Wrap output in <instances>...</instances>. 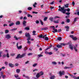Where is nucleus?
<instances>
[{"instance_id":"1","label":"nucleus","mask_w":79,"mask_h":79,"mask_svg":"<svg viewBox=\"0 0 79 79\" xmlns=\"http://www.w3.org/2000/svg\"><path fill=\"white\" fill-rule=\"evenodd\" d=\"M69 43H68L67 44H64V43H61V45L57 44L56 46L57 48H62V47L61 45H63V46H65V45H69Z\"/></svg>"},{"instance_id":"2","label":"nucleus","mask_w":79,"mask_h":79,"mask_svg":"<svg viewBox=\"0 0 79 79\" xmlns=\"http://www.w3.org/2000/svg\"><path fill=\"white\" fill-rule=\"evenodd\" d=\"M26 56V54L24 53L22 55H21L20 54H19L16 57V59H19V58H23L24 57V56Z\"/></svg>"},{"instance_id":"3","label":"nucleus","mask_w":79,"mask_h":79,"mask_svg":"<svg viewBox=\"0 0 79 79\" xmlns=\"http://www.w3.org/2000/svg\"><path fill=\"white\" fill-rule=\"evenodd\" d=\"M65 74V72H64V71H62V72L60 71L59 72V74H60V77H61L63 75H64Z\"/></svg>"},{"instance_id":"4","label":"nucleus","mask_w":79,"mask_h":79,"mask_svg":"<svg viewBox=\"0 0 79 79\" xmlns=\"http://www.w3.org/2000/svg\"><path fill=\"white\" fill-rule=\"evenodd\" d=\"M69 75H70L72 77L74 78V79H79V76L77 77H76V76H73V75H71L70 74H69Z\"/></svg>"},{"instance_id":"5","label":"nucleus","mask_w":79,"mask_h":79,"mask_svg":"<svg viewBox=\"0 0 79 79\" xmlns=\"http://www.w3.org/2000/svg\"><path fill=\"white\" fill-rule=\"evenodd\" d=\"M25 37H30V34H29V33H27L26 32L25 33Z\"/></svg>"},{"instance_id":"6","label":"nucleus","mask_w":79,"mask_h":79,"mask_svg":"<svg viewBox=\"0 0 79 79\" xmlns=\"http://www.w3.org/2000/svg\"><path fill=\"white\" fill-rule=\"evenodd\" d=\"M6 38L7 39H10V38H11V36H10V34L7 35H6Z\"/></svg>"},{"instance_id":"7","label":"nucleus","mask_w":79,"mask_h":79,"mask_svg":"<svg viewBox=\"0 0 79 79\" xmlns=\"http://www.w3.org/2000/svg\"><path fill=\"white\" fill-rule=\"evenodd\" d=\"M47 36V34L45 35H42L41 34L39 36V38H43V39H44L45 36Z\"/></svg>"},{"instance_id":"8","label":"nucleus","mask_w":79,"mask_h":79,"mask_svg":"<svg viewBox=\"0 0 79 79\" xmlns=\"http://www.w3.org/2000/svg\"><path fill=\"white\" fill-rule=\"evenodd\" d=\"M9 66H10V67H11V68H13V67L15 66V65H14V64H11V63H9Z\"/></svg>"},{"instance_id":"9","label":"nucleus","mask_w":79,"mask_h":79,"mask_svg":"<svg viewBox=\"0 0 79 79\" xmlns=\"http://www.w3.org/2000/svg\"><path fill=\"white\" fill-rule=\"evenodd\" d=\"M27 23V22L26 20H23V26H26V24Z\"/></svg>"},{"instance_id":"10","label":"nucleus","mask_w":79,"mask_h":79,"mask_svg":"<svg viewBox=\"0 0 79 79\" xmlns=\"http://www.w3.org/2000/svg\"><path fill=\"white\" fill-rule=\"evenodd\" d=\"M52 27H53L52 29L55 32H58L57 29H55V26Z\"/></svg>"},{"instance_id":"11","label":"nucleus","mask_w":79,"mask_h":79,"mask_svg":"<svg viewBox=\"0 0 79 79\" xmlns=\"http://www.w3.org/2000/svg\"><path fill=\"white\" fill-rule=\"evenodd\" d=\"M15 24L16 25H17V26L18 25H19L20 24H21V22H20L19 21H17L16 23H15Z\"/></svg>"},{"instance_id":"12","label":"nucleus","mask_w":79,"mask_h":79,"mask_svg":"<svg viewBox=\"0 0 79 79\" xmlns=\"http://www.w3.org/2000/svg\"><path fill=\"white\" fill-rule=\"evenodd\" d=\"M55 75H52L50 77V79H55Z\"/></svg>"},{"instance_id":"13","label":"nucleus","mask_w":79,"mask_h":79,"mask_svg":"<svg viewBox=\"0 0 79 79\" xmlns=\"http://www.w3.org/2000/svg\"><path fill=\"white\" fill-rule=\"evenodd\" d=\"M63 14H65L66 12V9H64V10H62V12Z\"/></svg>"},{"instance_id":"14","label":"nucleus","mask_w":79,"mask_h":79,"mask_svg":"<svg viewBox=\"0 0 79 79\" xmlns=\"http://www.w3.org/2000/svg\"><path fill=\"white\" fill-rule=\"evenodd\" d=\"M69 48L71 49V50H73V45H72V44H70L69 45Z\"/></svg>"},{"instance_id":"15","label":"nucleus","mask_w":79,"mask_h":79,"mask_svg":"<svg viewBox=\"0 0 79 79\" xmlns=\"http://www.w3.org/2000/svg\"><path fill=\"white\" fill-rule=\"evenodd\" d=\"M20 71H21V70L19 69H17L16 70V72L17 73H20Z\"/></svg>"},{"instance_id":"16","label":"nucleus","mask_w":79,"mask_h":79,"mask_svg":"<svg viewBox=\"0 0 79 79\" xmlns=\"http://www.w3.org/2000/svg\"><path fill=\"white\" fill-rule=\"evenodd\" d=\"M32 8L31 7H28L27 10H29V11H31L32 10Z\"/></svg>"},{"instance_id":"17","label":"nucleus","mask_w":79,"mask_h":79,"mask_svg":"<svg viewBox=\"0 0 79 79\" xmlns=\"http://www.w3.org/2000/svg\"><path fill=\"white\" fill-rule=\"evenodd\" d=\"M36 77L37 78H39V77H40V75L39 74V73H38L36 74Z\"/></svg>"},{"instance_id":"18","label":"nucleus","mask_w":79,"mask_h":79,"mask_svg":"<svg viewBox=\"0 0 79 79\" xmlns=\"http://www.w3.org/2000/svg\"><path fill=\"white\" fill-rule=\"evenodd\" d=\"M58 21H59V20H58L56 21H53V22L54 23H56V24H58V23H59V22H58Z\"/></svg>"},{"instance_id":"19","label":"nucleus","mask_w":79,"mask_h":79,"mask_svg":"<svg viewBox=\"0 0 79 79\" xmlns=\"http://www.w3.org/2000/svg\"><path fill=\"white\" fill-rule=\"evenodd\" d=\"M50 21L51 22H53V17H50L49 19Z\"/></svg>"},{"instance_id":"20","label":"nucleus","mask_w":79,"mask_h":79,"mask_svg":"<svg viewBox=\"0 0 79 79\" xmlns=\"http://www.w3.org/2000/svg\"><path fill=\"white\" fill-rule=\"evenodd\" d=\"M44 72H42V71H41L39 73V74L40 75V76H43L44 75Z\"/></svg>"},{"instance_id":"21","label":"nucleus","mask_w":79,"mask_h":79,"mask_svg":"<svg viewBox=\"0 0 79 79\" xmlns=\"http://www.w3.org/2000/svg\"><path fill=\"white\" fill-rule=\"evenodd\" d=\"M64 6L65 8H68L69 7V4H64Z\"/></svg>"},{"instance_id":"22","label":"nucleus","mask_w":79,"mask_h":79,"mask_svg":"<svg viewBox=\"0 0 79 79\" xmlns=\"http://www.w3.org/2000/svg\"><path fill=\"white\" fill-rule=\"evenodd\" d=\"M62 39V38H61V37H59L57 38V40H59V41H61V40Z\"/></svg>"},{"instance_id":"23","label":"nucleus","mask_w":79,"mask_h":79,"mask_svg":"<svg viewBox=\"0 0 79 79\" xmlns=\"http://www.w3.org/2000/svg\"><path fill=\"white\" fill-rule=\"evenodd\" d=\"M37 3L35 2V3L33 5V6L34 8H36V7H37L36 6H35V5H37Z\"/></svg>"},{"instance_id":"24","label":"nucleus","mask_w":79,"mask_h":79,"mask_svg":"<svg viewBox=\"0 0 79 79\" xmlns=\"http://www.w3.org/2000/svg\"><path fill=\"white\" fill-rule=\"evenodd\" d=\"M35 33H36V31H33V35H36V34Z\"/></svg>"},{"instance_id":"25","label":"nucleus","mask_w":79,"mask_h":79,"mask_svg":"<svg viewBox=\"0 0 79 79\" xmlns=\"http://www.w3.org/2000/svg\"><path fill=\"white\" fill-rule=\"evenodd\" d=\"M23 77H25V78H26L27 79H29V77L27 76H25V75H23Z\"/></svg>"},{"instance_id":"26","label":"nucleus","mask_w":79,"mask_h":79,"mask_svg":"<svg viewBox=\"0 0 79 79\" xmlns=\"http://www.w3.org/2000/svg\"><path fill=\"white\" fill-rule=\"evenodd\" d=\"M18 49H21V48H22V46L21 45L19 46H18L17 47Z\"/></svg>"},{"instance_id":"27","label":"nucleus","mask_w":79,"mask_h":79,"mask_svg":"<svg viewBox=\"0 0 79 79\" xmlns=\"http://www.w3.org/2000/svg\"><path fill=\"white\" fill-rule=\"evenodd\" d=\"M54 50H55V51L56 52V51H58V48H56V47H54Z\"/></svg>"},{"instance_id":"28","label":"nucleus","mask_w":79,"mask_h":79,"mask_svg":"<svg viewBox=\"0 0 79 79\" xmlns=\"http://www.w3.org/2000/svg\"><path fill=\"white\" fill-rule=\"evenodd\" d=\"M25 30H29L30 29L29 28V27H27L25 28Z\"/></svg>"},{"instance_id":"29","label":"nucleus","mask_w":79,"mask_h":79,"mask_svg":"<svg viewBox=\"0 0 79 79\" xmlns=\"http://www.w3.org/2000/svg\"><path fill=\"white\" fill-rule=\"evenodd\" d=\"M74 50L75 51V52H77V49L76 48V47H74L73 48Z\"/></svg>"},{"instance_id":"30","label":"nucleus","mask_w":79,"mask_h":79,"mask_svg":"<svg viewBox=\"0 0 79 79\" xmlns=\"http://www.w3.org/2000/svg\"><path fill=\"white\" fill-rule=\"evenodd\" d=\"M9 32V31L8 30H6L5 31V33L6 34H8Z\"/></svg>"},{"instance_id":"31","label":"nucleus","mask_w":79,"mask_h":79,"mask_svg":"<svg viewBox=\"0 0 79 79\" xmlns=\"http://www.w3.org/2000/svg\"><path fill=\"white\" fill-rule=\"evenodd\" d=\"M16 30H17V28H15L12 29L11 31H16Z\"/></svg>"},{"instance_id":"32","label":"nucleus","mask_w":79,"mask_h":79,"mask_svg":"<svg viewBox=\"0 0 79 79\" xmlns=\"http://www.w3.org/2000/svg\"><path fill=\"white\" fill-rule=\"evenodd\" d=\"M47 19H48V17H45L44 19V21H47Z\"/></svg>"},{"instance_id":"33","label":"nucleus","mask_w":79,"mask_h":79,"mask_svg":"<svg viewBox=\"0 0 79 79\" xmlns=\"http://www.w3.org/2000/svg\"><path fill=\"white\" fill-rule=\"evenodd\" d=\"M44 40H48V38L46 36L44 38Z\"/></svg>"},{"instance_id":"34","label":"nucleus","mask_w":79,"mask_h":79,"mask_svg":"<svg viewBox=\"0 0 79 79\" xmlns=\"http://www.w3.org/2000/svg\"><path fill=\"white\" fill-rule=\"evenodd\" d=\"M15 24V23H12L9 24V26H12Z\"/></svg>"},{"instance_id":"35","label":"nucleus","mask_w":79,"mask_h":79,"mask_svg":"<svg viewBox=\"0 0 79 79\" xmlns=\"http://www.w3.org/2000/svg\"><path fill=\"white\" fill-rule=\"evenodd\" d=\"M66 22H67V23H69V22H70V19H68L66 20Z\"/></svg>"},{"instance_id":"36","label":"nucleus","mask_w":79,"mask_h":79,"mask_svg":"<svg viewBox=\"0 0 79 79\" xmlns=\"http://www.w3.org/2000/svg\"><path fill=\"white\" fill-rule=\"evenodd\" d=\"M73 40H77V38H76V37H73Z\"/></svg>"},{"instance_id":"37","label":"nucleus","mask_w":79,"mask_h":79,"mask_svg":"<svg viewBox=\"0 0 79 79\" xmlns=\"http://www.w3.org/2000/svg\"><path fill=\"white\" fill-rule=\"evenodd\" d=\"M40 23L42 26H44V23L42 20H40Z\"/></svg>"},{"instance_id":"38","label":"nucleus","mask_w":79,"mask_h":79,"mask_svg":"<svg viewBox=\"0 0 79 79\" xmlns=\"http://www.w3.org/2000/svg\"><path fill=\"white\" fill-rule=\"evenodd\" d=\"M14 37L15 39L16 40H18V38L17 37H16V36H14Z\"/></svg>"},{"instance_id":"39","label":"nucleus","mask_w":79,"mask_h":79,"mask_svg":"<svg viewBox=\"0 0 79 79\" xmlns=\"http://www.w3.org/2000/svg\"><path fill=\"white\" fill-rule=\"evenodd\" d=\"M53 54V53L52 52H48V54L49 55H52Z\"/></svg>"},{"instance_id":"40","label":"nucleus","mask_w":79,"mask_h":79,"mask_svg":"<svg viewBox=\"0 0 79 79\" xmlns=\"http://www.w3.org/2000/svg\"><path fill=\"white\" fill-rule=\"evenodd\" d=\"M14 76L15 78H17V77H19V75H15Z\"/></svg>"},{"instance_id":"41","label":"nucleus","mask_w":79,"mask_h":79,"mask_svg":"<svg viewBox=\"0 0 79 79\" xmlns=\"http://www.w3.org/2000/svg\"><path fill=\"white\" fill-rule=\"evenodd\" d=\"M69 68H71V67H67L66 66H65L64 68V69H69Z\"/></svg>"},{"instance_id":"42","label":"nucleus","mask_w":79,"mask_h":79,"mask_svg":"<svg viewBox=\"0 0 79 79\" xmlns=\"http://www.w3.org/2000/svg\"><path fill=\"white\" fill-rule=\"evenodd\" d=\"M53 64H56V62L53 61L52 62Z\"/></svg>"},{"instance_id":"43","label":"nucleus","mask_w":79,"mask_h":79,"mask_svg":"<svg viewBox=\"0 0 79 79\" xmlns=\"http://www.w3.org/2000/svg\"><path fill=\"white\" fill-rule=\"evenodd\" d=\"M69 37H71V38H72V39H73V38L74 37V36H73V35H69Z\"/></svg>"},{"instance_id":"44","label":"nucleus","mask_w":79,"mask_h":79,"mask_svg":"<svg viewBox=\"0 0 79 79\" xmlns=\"http://www.w3.org/2000/svg\"><path fill=\"white\" fill-rule=\"evenodd\" d=\"M65 27L66 29H69V26H65Z\"/></svg>"},{"instance_id":"45","label":"nucleus","mask_w":79,"mask_h":79,"mask_svg":"<svg viewBox=\"0 0 79 79\" xmlns=\"http://www.w3.org/2000/svg\"><path fill=\"white\" fill-rule=\"evenodd\" d=\"M32 13H33V14H34L35 13V14H38V12H37L33 11Z\"/></svg>"},{"instance_id":"46","label":"nucleus","mask_w":79,"mask_h":79,"mask_svg":"<svg viewBox=\"0 0 79 79\" xmlns=\"http://www.w3.org/2000/svg\"><path fill=\"white\" fill-rule=\"evenodd\" d=\"M64 8H65V7L64 6H63L61 8V9H62V10H65V9Z\"/></svg>"},{"instance_id":"47","label":"nucleus","mask_w":79,"mask_h":79,"mask_svg":"<svg viewBox=\"0 0 79 79\" xmlns=\"http://www.w3.org/2000/svg\"><path fill=\"white\" fill-rule=\"evenodd\" d=\"M37 56H39V57H41V56H43V55H38Z\"/></svg>"},{"instance_id":"48","label":"nucleus","mask_w":79,"mask_h":79,"mask_svg":"<svg viewBox=\"0 0 79 79\" xmlns=\"http://www.w3.org/2000/svg\"><path fill=\"white\" fill-rule=\"evenodd\" d=\"M66 11H68V12H69L70 11V9L68 8L67 10H66Z\"/></svg>"},{"instance_id":"49","label":"nucleus","mask_w":79,"mask_h":79,"mask_svg":"<svg viewBox=\"0 0 79 79\" xmlns=\"http://www.w3.org/2000/svg\"><path fill=\"white\" fill-rule=\"evenodd\" d=\"M6 56L7 58H9V57H10V56H9V53H7Z\"/></svg>"},{"instance_id":"50","label":"nucleus","mask_w":79,"mask_h":79,"mask_svg":"<svg viewBox=\"0 0 79 79\" xmlns=\"http://www.w3.org/2000/svg\"><path fill=\"white\" fill-rule=\"evenodd\" d=\"M31 40V36L28 37L27 39V40Z\"/></svg>"},{"instance_id":"51","label":"nucleus","mask_w":79,"mask_h":79,"mask_svg":"<svg viewBox=\"0 0 79 79\" xmlns=\"http://www.w3.org/2000/svg\"><path fill=\"white\" fill-rule=\"evenodd\" d=\"M36 65H37V64H34L33 65V67H35V66H36Z\"/></svg>"},{"instance_id":"52","label":"nucleus","mask_w":79,"mask_h":79,"mask_svg":"<svg viewBox=\"0 0 79 79\" xmlns=\"http://www.w3.org/2000/svg\"><path fill=\"white\" fill-rule=\"evenodd\" d=\"M77 18H75V19H74V22H76V21H77Z\"/></svg>"},{"instance_id":"53","label":"nucleus","mask_w":79,"mask_h":79,"mask_svg":"<svg viewBox=\"0 0 79 79\" xmlns=\"http://www.w3.org/2000/svg\"><path fill=\"white\" fill-rule=\"evenodd\" d=\"M0 75L1 76H2L3 75V72H0Z\"/></svg>"},{"instance_id":"54","label":"nucleus","mask_w":79,"mask_h":79,"mask_svg":"<svg viewBox=\"0 0 79 79\" xmlns=\"http://www.w3.org/2000/svg\"><path fill=\"white\" fill-rule=\"evenodd\" d=\"M66 15H69L70 14V12H67L65 13Z\"/></svg>"},{"instance_id":"55","label":"nucleus","mask_w":79,"mask_h":79,"mask_svg":"<svg viewBox=\"0 0 79 79\" xmlns=\"http://www.w3.org/2000/svg\"><path fill=\"white\" fill-rule=\"evenodd\" d=\"M61 29H59L57 31L59 32H61Z\"/></svg>"},{"instance_id":"56","label":"nucleus","mask_w":79,"mask_h":79,"mask_svg":"<svg viewBox=\"0 0 79 79\" xmlns=\"http://www.w3.org/2000/svg\"><path fill=\"white\" fill-rule=\"evenodd\" d=\"M32 55V53H29V54H28V56H30V55Z\"/></svg>"},{"instance_id":"57","label":"nucleus","mask_w":79,"mask_h":79,"mask_svg":"<svg viewBox=\"0 0 79 79\" xmlns=\"http://www.w3.org/2000/svg\"><path fill=\"white\" fill-rule=\"evenodd\" d=\"M23 19L24 20H26V19H27V17H26V16H25L23 17Z\"/></svg>"},{"instance_id":"58","label":"nucleus","mask_w":79,"mask_h":79,"mask_svg":"<svg viewBox=\"0 0 79 79\" xmlns=\"http://www.w3.org/2000/svg\"><path fill=\"white\" fill-rule=\"evenodd\" d=\"M19 33L20 34H22V33H23V31H19Z\"/></svg>"},{"instance_id":"59","label":"nucleus","mask_w":79,"mask_h":79,"mask_svg":"<svg viewBox=\"0 0 79 79\" xmlns=\"http://www.w3.org/2000/svg\"><path fill=\"white\" fill-rule=\"evenodd\" d=\"M48 30V28L47 27H44V30Z\"/></svg>"},{"instance_id":"60","label":"nucleus","mask_w":79,"mask_h":79,"mask_svg":"<svg viewBox=\"0 0 79 79\" xmlns=\"http://www.w3.org/2000/svg\"><path fill=\"white\" fill-rule=\"evenodd\" d=\"M58 11H62V9H60V8H59V9H58Z\"/></svg>"},{"instance_id":"61","label":"nucleus","mask_w":79,"mask_h":79,"mask_svg":"<svg viewBox=\"0 0 79 79\" xmlns=\"http://www.w3.org/2000/svg\"><path fill=\"white\" fill-rule=\"evenodd\" d=\"M5 64H6V65H8V62L7 61L5 62Z\"/></svg>"},{"instance_id":"62","label":"nucleus","mask_w":79,"mask_h":79,"mask_svg":"<svg viewBox=\"0 0 79 79\" xmlns=\"http://www.w3.org/2000/svg\"><path fill=\"white\" fill-rule=\"evenodd\" d=\"M45 54H48V52L47 51H45Z\"/></svg>"},{"instance_id":"63","label":"nucleus","mask_w":79,"mask_h":79,"mask_svg":"<svg viewBox=\"0 0 79 79\" xmlns=\"http://www.w3.org/2000/svg\"><path fill=\"white\" fill-rule=\"evenodd\" d=\"M2 77L3 79H5V75H2Z\"/></svg>"},{"instance_id":"64","label":"nucleus","mask_w":79,"mask_h":79,"mask_svg":"<svg viewBox=\"0 0 79 79\" xmlns=\"http://www.w3.org/2000/svg\"><path fill=\"white\" fill-rule=\"evenodd\" d=\"M6 55H3V58H5V57H6Z\"/></svg>"}]
</instances>
